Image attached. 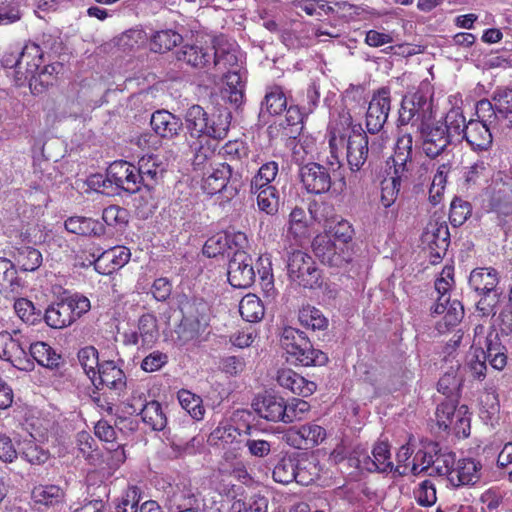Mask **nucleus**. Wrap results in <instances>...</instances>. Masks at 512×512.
I'll return each instance as SVG.
<instances>
[{"mask_svg":"<svg viewBox=\"0 0 512 512\" xmlns=\"http://www.w3.org/2000/svg\"><path fill=\"white\" fill-rule=\"evenodd\" d=\"M252 257L245 251L234 253L228 264V281L235 288H248L255 281Z\"/></svg>","mask_w":512,"mask_h":512,"instance_id":"4468645a","label":"nucleus"},{"mask_svg":"<svg viewBox=\"0 0 512 512\" xmlns=\"http://www.w3.org/2000/svg\"><path fill=\"white\" fill-rule=\"evenodd\" d=\"M29 355L39 365L47 368L57 367L59 364L60 356L45 342L30 344Z\"/></svg>","mask_w":512,"mask_h":512,"instance_id":"79ce46f5","label":"nucleus"},{"mask_svg":"<svg viewBox=\"0 0 512 512\" xmlns=\"http://www.w3.org/2000/svg\"><path fill=\"white\" fill-rule=\"evenodd\" d=\"M239 312L245 321L258 322L264 316V306L256 295L248 294L240 301Z\"/></svg>","mask_w":512,"mask_h":512,"instance_id":"49530a36","label":"nucleus"},{"mask_svg":"<svg viewBox=\"0 0 512 512\" xmlns=\"http://www.w3.org/2000/svg\"><path fill=\"white\" fill-rule=\"evenodd\" d=\"M356 458L357 466L370 472H391L394 469L393 463L390 461V451L387 443L381 442L374 446L372 457L366 453H359Z\"/></svg>","mask_w":512,"mask_h":512,"instance_id":"aec40b11","label":"nucleus"},{"mask_svg":"<svg viewBox=\"0 0 512 512\" xmlns=\"http://www.w3.org/2000/svg\"><path fill=\"white\" fill-rule=\"evenodd\" d=\"M307 231L306 213L302 208L295 207L289 215L288 233L295 238L302 237Z\"/></svg>","mask_w":512,"mask_h":512,"instance_id":"774afa93","label":"nucleus"},{"mask_svg":"<svg viewBox=\"0 0 512 512\" xmlns=\"http://www.w3.org/2000/svg\"><path fill=\"white\" fill-rule=\"evenodd\" d=\"M329 148L332 158L338 160L339 152L346 148L347 162L352 171H358L365 164L369 154L368 136L361 124H353L348 111L339 114V120L330 125Z\"/></svg>","mask_w":512,"mask_h":512,"instance_id":"f257e3e1","label":"nucleus"},{"mask_svg":"<svg viewBox=\"0 0 512 512\" xmlns=\"http://www.w3.org/2000/svg\"><path fill=\"white\" fill-rule=\"evenodd\" d=\"M139 173L140 186H145L148 189H152L159 180L163 177L165 168L158 157L150 155L142 157L138 166H136Z\"/></svg>","mask_w":512,"mask_h":512,"instance_id":"c85d7f7f","label":"nucleus"},{"mask_svg":"<svg viewBox=\"0 0 512 512\" xmlns=\"http://www.w3.org/2000/svg\"><path fill=\"white\" fill-rule=\"evenodd\" d=\"M498 283V272L494 268H476L470 273L469 285L481 295L477 302V309L482 316L495 314V307L500 295L497 290Z\"/></svg>","mask_w":512,"mask_h":512,"instance_id":"39448f33","label":"nucleus"},{"mask_svg":"<svg viewBox=\"0 0 512 512\" xmlns=\"http://www.w3.org/2000/svg\"><path fill=\"white\" fill-rule=\"evenodd\" d=\"M223 77L226 82L224 93L229 102L239 106L243 101L244 83L239 68L224 71Z\"/></svg>","mask_w":512,"mask_h":512,"instance_id":"58836bf2","label":"nucleus"},{"mask_svg":"<svg viewBox=\"0 0 512 512\" xmlns=\"http://www.w3.org/2000/svg\"><path fill=\"white\" fill-rule=\"evenodd\" d=\"M492 128L474 119L467 122L464 139L474 151H487L493 142Z\"/></svg>","mask_w":512,"mask_h":512,"instance_id":"bb28decb","label":"nucleus"},{"mask_svg":"<svg viewBox=\"0 0 512 512\" xmlns=\"http://www.w3.org/2000/svg\"><path fill=\"white\" fill-rule=\"evenodd\" d=\"M312 248L323 264L335 268L348 265L354 254L351 245L338 243L327 233L317 235L312 242Z\"/></svg>","mask_w":512,"mask_h":512,"instance_id":"0eeeda50","label":"nucleus"},{"mask_svg":"<svg viewBox=\"0 0 512 512\" xmlns=\"http://www.w3.org/2000/svg\"><path fill=\"white\" fill-rule=\"evenodd\" d=\"M403 180L404 177L394 174L381 182L380 202L385 208H389L396 201Z\"/></svg>","mask_w":512,"mask_h":512,"instance_id":"bf43d9fd","label":"nucleus"},{"mask_svg":"<svg viewBox=\"0 0 512 512\" xmlns=\"http://www.w3.org/2000/svg\"><path fill=\"white\" fill-rule=\"evenodd\" d=\"M242 437L238 428L228 422H221L210 433L207 441L212 446L224 448L226 445H235V448H238L239 444L243 442Z\"/></svg>","mask_w":512,"mask_h":512,"instance_id":"72a5a7b5","label":"nucleus"},{"mask_svg":"<svg viewBox=\"0 0 512 512\" xmlns=\"http://www.w3.org/2000/svg\"><path fill=\"white\" fill-rule=\"evenodd\" d=\"M178 400L181 407L189 414L191 419L200 421L204 418L205 408L200 396L182 389L178 392Z\"/></svg>","mask_w":512,"mask_h":512,"instance_id":"c03bdc74","label":"nucleus"},{"mask_svg":"<svg viewBox=\"0 0 512 512\" xmlns=\"http://www.w3.org/2000/svg\"><path fill=\"white\" fill-rule=\"evenodd\" d=\"M289 278L304 288H314L319 285L320 272L313 258L300 250L293 251L287 262Z\"/></svg>","mask_w":512,"mask_h":512,"instance_id":"1a4fd4ad","label":"nucleus"},{"mask_svg":"<svg viewBox=\"0 0 512 512\" xmlns=\"http://www.w3.org/2000/svg\"><path fill=\"white\" fill-rule=\"evenodd\" d=\"M482 465L472 458L459 460L453 469L449 482L455 486L474 485L481 477Z\"/></svg>","mask_w":512,"mask_h":512,"instance_id":"a878e982","label":"nucleus"},{"mask_svg":"<svg viewBox=\"0 0 512 512\" xmlns=\"http://www.w3.org/2000/svg\"><path fill=\"white\" fill-rule=\"evenodd\" d=\"M472 208L469 202L454 198L450 205L449 219L454 227L461 226L471 215Z\"/></svg>","mask_w":512,"mask_h":512,"instance_id":"0e129e2a","label":"nucleus"},{"mask_svg":"<svg viewBox=\"0 0 512 512\" xmlns=\"http://www.w3.org/2000/svg\"><path fill=\"white\" fill-rule=\"evenodd\" d=\"M214 67L224 73L226 70L239 68L241 54L235 41L221 35L213 40Z\"/></svg>","mask_w":512,"mask_h":512,"instance_id":"2eb2a0df","label":"nucleus"},{"mask_svg":"<svg viewBox=\"0 0 512 512\" xmlns=\"http://www.w3.org/2000/svg\"><path fill=\"white\" fill-rule=\"evenodd\" d=\"M19 330H14L13 334L9 332L0 333V358L10 362L14 367L20 370H27L33 364L29 360L25 346L28 344L22 341Z\"/></svg>","mask_w":512,"mask_h":512,"instance_id":"9b49d317","label":"nucleus"},{"mask_svg":"<svg viewBox=\"0 0 512 512\" xmlns=\"http://www.w3.org/2000/svg\"><path fill=\"white\" fill-rule=\"evenodd\" d=\"M285 423L302 420L305 414L310 410L308 402L294 398L290 402L285 401Z\"/></svg>","mask_w":512,"mask_h":512,"instance_id":"338daca9","label":"nucleus"},{"mask_svg":"<svg viewBox=\"0 0 512 512\" xmlns=\"http://www.w3.org/2000/svg\"><path fill=\"white\" fill-rule=\"evenodd\" d=\"M299 321L302 326L312 330H323L328 325V320L322 312L312 306L303 307L299 311Z\"/></svg>","mask_w":512,"mask_h":512,"instance_id":"4d7b16f0","label":"nucleus"},{"mask_svg":"<svg viewBox=\"0 0 512 512\" xmlns=\"http://www.w3.org/2000/svg\"><path fill=\"white\" fill-rule=\"evenodd\" d=\"M139 173L135 165L127 161H114L107 168L109 185L125 192L136 193L140 190Z\"/></svg>","mask_w":512,"mask_h":512,"instance_id":"ddd939ff","label":"nucleus"},{"mask_svg":"<svg viewBox=\"0 0 512 512\" xmlns=\"http://www.w3.org/2000/svg\"><path fill=\"white\" fill-rule=\"evenodd\" d=\"M466 126V119L462 112L458 109H451L446 114L445 124L443 127L445 128V131L447 132V135H449L451 141L454 137H458L461 140L464 139Z\"/></svg>","mask_w":512,"mask_h":512,"instance_id":"603ef678","label":"nucleus"},{"mask_svg":"<svg viewBox=\"0 0 512 512\" xmlns=\"http://www.w3.org/2000/svg\"><path fill=\"white\" fill-rule=\"evenodd\" d=\"M455 463V453L448 448L441 447L436 442H429L415 453L412 459V474L416 476L427 473L429 476H447L450 480Z\"/></svg>","mask_w":512,"mask_h":512,"instance_id":"7ed1b4c3","label":"nucleus"},{"mask_svg":"<svg viewBox=\"0 0 512 512\" xmlns=\"http://www.w3.org/2000/svg\"><path fill=\"white\" fill-rule=\"evenodd\" d=\"M65 228L68 232L83 236H100L104 234V225L92 218L73 216L65 221Z\"/></svg>","mask_w":512,"mask_h":512,"instance_id":"f704fd0d","label":"nucleus"},{"mask_svg":"<svg viewBox=\"0 0 512 512\" xmlns=\"http://www.w3.org/2000/svg\"><path fill=\"white\" fill-rule=\"evenodd\" d=\"M202 506L201 494L191 487H176L167 497V507L170 512L198 509Z\"/></svg>","mask_w":512,"mask_h":512,"instance_id":"b1692460","label":"nucleus"},{"mask_svg":"<svg viewBox=\"0 0 512 512\" xmlns=\"http://www.w3.org/2000/svg\"><path fill=\"white\" fill-rule=\"evenodd\" d=\"M472 349L473 351L468 356V367L474 378L483 380L487 371L486 352L482 348H474V346H472Z\"/></svg>","mask_w":512,"mask_h":512,"instance_id":"e2e57ef3","label":"nucleus"},{"mask_svg":"<svg viewBox=\"0 0 512 512\" xmlns=\"http://www.w3.org/2000/svg\"><path fill=\"white\" fill-rule=\"evenodd\" d=\"M153 131L161 138L173 139L183 128L181 119L167 110L155 111L150 120Z\"/></svg>","mask_w":512,"mask_h":512,"instance_id":"5701e85b","label":"nucleus"},{"mask_svg":"<svg viewBox=\"0 0 512 512\" xmlns=\"http://www.w3.org/2000/svg\"><path fill=\"white\" fill-rule=\"evenodd\" d=\"M183 318L177 330L183 341H190L198 337L208 326V305L202 300L187 302L182 307Z\"/></svg>","mask_w":512,"mask_h":512,"instance_id":"6e6552de","label":"nucleus"},{"mask_svg":"<svg viewBox=\"0 0 512 512\" xmlns=\"http://www.w3.org/2000/svg\"><path fill=\"white\" fill-rule=\"evenodd\" d=\"M433 119L432 101L421 90L405 95L399 109L398 126L415 127L416 130Z\"/></svg>","mask_w":512,"mask_h":512,"instance_id":"423d86ee","label":"nucleus"},{"mask_svg":"<svg viewBox=\"0 0 512 512\" xmlns=\"http://www.w3.org/2000/svg\"><path fill=\"white\" fill-rule=\"evenodd\" d=\"M257 194L258 208L268 215H274L279 207V195L274 186L260 188Z\"/></svg>","mask_w":512,"mask_h":512,"instance_id":"5fc2aeb1","label":"nucleus"},{"mask_svg":"<svg viewBox=\"0 0 512 512\" xmlns=\"http://www.w3.org/2000/svg\"><path fill=\"white\" fill-rule=\"evenodd\" d=\"M280 343L287 355V361L302 366L324 365L328 361L327 355L314 349L304 332L285 327L280 335Z\"/></svg>","mask_w":512,"mask_h":512,"instance_id":"20e7f679","label":"nucleus"},{"mask_svg":"<svg viewBox=\"0 0 512 512\" xmlns=\"http://www.w3.org/2000/svg\"><path fill=\"white\" fill-rule=\"evenodd\" d=\"M43 63V51L35 43L26 44L15 62L11 65L15 69V82L18 86L28 84L33 94L42 93L46 87L53 84L55 74L60 64Z\"/></svg>","mask_w":512,"mask_h":512,"instance_id":"f03ea898","label":"nucleus"},{"mask_svg":"<svg viewBox=\"0 0 512 512\" xmlns=\"http://www.w3.org/2000/svg\"><path fill=\"white\" fill-rule=\"evenodd\" d=\"M263 107L271 115H278L286 109L287 100L281 87L274 86L266 93Z\"/></svg>","mask_w":512,"mask_h":512,"instance_id":"052dcab7","label":"nucleus"},{"mask_svg":"<svg viewBox=\"0 0 512 512\" xmlns=\"http://www.w3.org/2000/svg\"><path fill=\"white\" fill-rule=\"evenodd\" d=\"M230 512H268V499L253 495L247 501L235 500L231 504Z\"/></svg>","mask_w":512,"mask_h":512,"instance_id":"680f3d73","label":"nucleus"},{"mask_svg":"<svg viewBox=\"0 0 512 512\" xmlns=\"http://www.w3.org/2000/svg\"><path fill=\"white\" fill-rule=\"evenodd\" d=\"M15 261L23 271H35L42 264V254L36 248L23 246L17 249Z\"/></svg>","mask_w":512,"mask_h":512,"instance_id":"de8ad7c7","label":"nucleus"},{"mask_svg":"<svg viewBox=\"0 0 512 512\" xmlns=\"http://www.w3.org/2000/svg\"><path fill=\"white\" fill-rule=\"evenodd\" d=\"M106 386L111 390L121 392L126 386L124 372L113 361L101 363L96 372V385Z\"/></svg>","mask_w":512,"mask_h":512,"instance_id":"7c9ffc66","label":"nucleus"},{"mask_svg":"<svg viewBox=\"0 0 512 512\" xmlns=\"http://www.w3.org/2000/svg\"><path fill=\"white\" fill-rule=\"evenodd\" d=\"M390 108L389 89L381 88L373 94L366 112V128L369 133L375 134L382 130L387 122Z\"/></svg>","mask_w":512,"mask_h":512,"instance_id":"f8f14e48","label":"nucleus"},{"mask_svg":"<svg viewBox=\"0 0 512 512\" xmlns=\"http://www.w3.org/2000/svg\"><path fill=\"white\" fill-rule=\"evenodd\" d=\"M31 497L36 505L55 507L63 503L65 493L58 485H38L33 488Z\"/></svg>","mask_w":512,"mask_h":512,"instance_id":"c9c22d12","label":"nucleus"},{"mask_svg":"<svg viewBox=\"0 0 512 512\" xmlns=\"http://www.w3.org/2000/svg\"><path fill=\"white\" fill-rule=\"evenodd\" d=\"M232 175V168L228 163L209 164V168L202 173L201 188L208 195H214L227 188Z\"/></svg>","mask_w":512,"mask_h":512,"instance_id":"412c9836","label":"nucleus"},{"mask_svg":"<svg viewBox=\"0 0 512 512\" xmlns=\"http://www.w3.org/2000/svg\"><path fill=\"white\" fill-rule=\"evenodd\" d=\"M202 506L201 494L191 487H176L167 497V507L170 512L198 509Z\"/></svg>","mask_w":512,"mask_h":512,"instance_id":"393cba45","label":"nucleus"},{"mask_svg":"<svg viewBox=\"0 0 512 512\" xmlns=\"http://www.w3.org/2000/svg\"><path fill=\"white\" fill-rule=\"evenodd\" d=\"M137 331L141 337V345L151 347L159 337L156 317L150 313L142 315L138 320Z\"/></svg>","mask_w":512,"mask_h":512,"instance_id":"a18cd8bd","label":"nucleus"},{"mask_svg":"<svg viewBox=\"0 0 512 512\" xmlns=\"http://www.w3.org/2000/svg\"><path fill=\"white\" fill-rule=\"evenodd\" d=\"M423 241L429 246L431 254L442 258L449 246L450 233L446 223H430L423 234Z\"/></svg>","mask_w":512,"mask_h":512,"instance_id":"4be33fe9","label":"nucleus"},{"mask_svg":"<svg viewBox=\"0 0 512 512\" xmlns=\"http://www.w3.org/2000/svg\"><path fill=\"white\" fill-rule=\"evenodd\" d=\"M130 250L124 246L113 247L104 251L95 261L96 269L103 274H110L122 268L130 260Z\"/></svg>","mask_w":512,"mask_h":512,"instance_id":"cd10ccee","label":"nucleus"},{"mask_svg":"<svg viewBox=\"0 0 512 512\" xmlns=\"http://www.w3.org/2000/svg\"><path fill=\"white\" fill-rule=\"evenodd\" d=\"M277 382L280 386L292 393L307 397L316 390L314 382L306 380L291 369H281L277 374Z\"/></svg>","mask_w":512,"mask_h":512,"instance_id":"c756f323","label":"nucleus"},{"mask_svg":"<svg viewBox=\"0 0 512 512\" xmlns=\"http://www.w3.org/2000/svg\"><path fill=\"white\" fill-rule=\"evenodd\" d=\"M278 174V163L270 161L263 164L258 173L251 179L250 191L257 193L260 188L271 186L270 183Z\"/></svg>","mask_w":512,"mask_h":512,"instance_id":"09e8293b","label":"nucleus"},{"mask_svg":"<svg viewBox=\"0 0 512 512\" xmlns=\"http://www.w3.org/2000/svg\"><path fill=\"white\" fill-rule=\"evenodd\" d=\"M413 155V138L410 133H403L397 139L393 155L394 174L407 180L412 177L415 167Z\"/></svg>","mask_w":512,"mask_h":512,"instance_id":"6ab92c4d","label":"nucleus"},{"mask_svg":"<svg viewBox=\"0 0 512 512\" xmlns=\"http://www.w3.org/2000/svg\"><path fill=\"white\" fill-rule=\"evenodd\" d=\"M182 41V36L173 30H163L155 33L150 48L153 52L164 53L171 50Z\"/></svg>","mask_w":512,"mask_h":512,"instance_id":"8fccbe9b","label":"nucleus"},{"mask_svg":"<svg viewBox=\"0 0 512 512\" xmlns=\"http://www.w3.org/2000/svg\"><path fill=\"white\" fill-rule=\"evenodd\" d=\"M417 131L421 135L423 151L430 158L439 156L452 142L440 123L430 125L428 122Z\"/></svg>","mask_w":512,"mask_h":512,"instance_id":"f3484780","label":"nucleus"},{"mask_svg":"<svg viewBox=\"0 0 512 512\" xmlns=\"http://www.w3.org/2000/svg\"><path fill=\"white\" fill-rule=\"evenodd\" d=\"M176 57L192 67L204 68L210 63L212 55L202 46L186 44L177 52Z\"/></svg>","mask_w":512,"mask_h":512,"instance_id":"e433bc0d","label":"nucleus"},{"mask_svg":"<svg viewBox=\"0 0 512 512\" xmlns=\"http://www.w3.org/2000/svg\"><path fill=\"white\" fill-rule=\"evenodd\" d=\"M230 122L231 113L226 109L218 110L216 113L208 115L204 136L217 140L224 139L228 134Z\"/></svg>","mask_w":512,"mask_h":512,"instance_id":"4c0bfd02","label":"nucleus"},{"mask_svg":"<svg viewBox=\"0 0 512 512\" xmlns=\"http://www.w3.org/2000/svg\"><path fill=\"white\" fill-rule=\"evenodd\" d=\"M476 116L475 121H480L482 124H486L487 127L495 129L502 116L498 113L496 105L493 106L491 101L482 99L476 104Z\"/></svg>","mask_w":512,"mask_h":512,"instance_id":"6e6d98bb","label":"nucleus"},{"mask_svg":"<svg viewBox=\"0 0 512 512\" xmlns=\"http://www.w3.org/2000/svg\"><path fill=\"white\" fill-rule=\"evenodd\" d=\"M326 437V430L314 422L290 427L283 434L284 442L299 450L312 449L320 445Z\"/></svg>","mask_w":512,"mask_h":512,"instance_id":"9d476101","label":"nucleus"},{"mask_svg":"<svg viewBox=\"0 0 512 512\" xmlns=\"http://www.w3.org/2000/svg\"><path fill=\"white\" fill-rule=\"evenodd\" d=\"M298 460L292 455L283 456L273 469V479L281 484H289L297 478Z\"/></svg>","mask_w":512,"mask_h":512,"instance_id":"37998d69","label":"nucleus"},{"mask_svg":"<svg viewBox=\"0 0 512 512\" xmlns=\"http://www.w3.org/2000/svg\"><path fill=\"white\" fill-rule=\"evenodd\" d=\"M462 378L456 370L446 372L438 381V391L446 396V399L459 398Z\"/></svg>","mask_w":512,"mask_h":512,"instance_id":"13d9d810","label":"nucleus"},{"mask_svg":"<svg viewBox=\"0 0 512 512\" xmlns=\"http://www.w3.org/2000/svg\"><path fill=\"white\" fill-rule=\"evenodd\" d=\"M489 208L500 216L512 214V177L493 181L489 191Z\"/></svg>","mask_w":512,"mask_h":512,"instance_id":"a211bd4d","label":"nucleus"},{"mask_svg":"<svg viewBox=\"0 0 512 512\" xmlns=\"http://www.w3.org/2000/svg\"><path fill=\"white\" fill-rule=\"evenodd\" d=\"M458 399H446L436 409V423L439 429L448 430L453 425L455 414H458Z\"/></svg>","mask_w":512,"mask_h":512,"instance_id":"3c124183","label":"nucleus"},{"mask_svg":"<svg viewBox=\"0 0 512 512\" xmlns=\"http://www.w3.org/2000/svg\"><path fill=\"white\" fill-rule=\"evenodd\" d=\"M257 414L271 422L285 423V400L277 396H264L261 400L254 403Z\"/></svg>","mask_w":512,"mask_h":512,"instance_id":"2f4dec72","label":"nucleus"},{"mask_svg":"<svg viewBox=\"0 0 512 512\" xmlns=\"http://www.w3.org/2000/svg\"><path fill=\"white\" fill-rule=\"evenodd\" d=\"M139 414L143 422L149 425L153 430L161 431L167 425V417L160 403L155 400L144 404Z\"/></svg>","mask_w":512,"mask_h":512,"instance_id":"a19ab883","label":"nucleus"},{"mask_svg":"<svg viewBox=\"0 0 512 512\" xmlns=\"http://www.w3.org/2000/svg\"><path fill=\"white\" fill-rule=\"evenodd\" d=\"M202 444L203 438L199 435L192 434L188 438H183V440L177 437V440L171 443V447L180 455H193L199 451Z\"/></svg>","mask_w":512,"mask_h":512,"instance_id":"69168bd1","label":"nucleus"},{"mask_svg":"<svg viewBox=\"0 0 512 512\" xmlns=\"http://www.w3.org/2000/svg\"><path fill=\"white\" fill-rule=\"evenodd\" d=\"M70 307L66 299L50 305L44 315L47 325L54 329H63L70 326L75 322L74 314Z\"/></svg>","mask_w":512,"mask_h":512,"instance_id":"473e14b6","label":"nucleus"},{"mask_svg":"<svg viewBox=\"0 0 512 512\" xmlns=\"http://www.w3.org/2000/svg\"><path fill=\"white\" fill-rule=\"evenodd\" d=\"M299 177L307 192L313 194L328 192L332 184L327 168L314 162L301 166Z\"/></svg>","mask_w":512,"mask_h":512,"instance_id":"dca6fc26","label":"nucleus"},{"mask_svg":"<svg viewBox=\"0 0 512 512\" xmlns=\"http://www.w3.org/2000/svg\"><path fill=\"white\" fill-rule=\"evenodd\" d=\"M78 360L86 375L96 385V372L101 365L98 359V351L92 346L84 347L78 352Z\"/></svg>","mask_w":512,"mask_h":512,"instance_id":"864d4df0","label":"nucleus"},{"mask_svg":"<svg viewBox=\"0 0 512 512\" xmlns=\"http://www.w3.org/2000/svg\"><path fill=\"white\" fill-rule=\"evenodd\" d=\"M208 114L199 105L191 106L185 114L186 129L191 137L204 136L207 128Z\"/></svg>","mask_w":512,"mask_h":512,"instance_id":"ea45409f","label":"nucleus"}]
</instances>
